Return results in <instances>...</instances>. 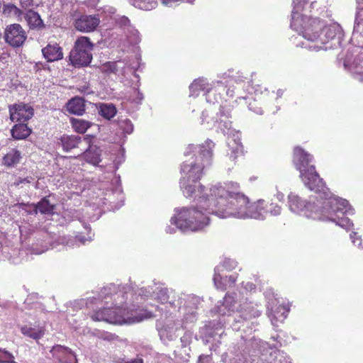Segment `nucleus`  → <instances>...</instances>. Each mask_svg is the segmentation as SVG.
<instances>
[{
  "mask_svg": "<svg viewBox=\"0 0 363 363\" xmlns=\"http://www.w3.org/2000/svg\"><path fill=\"white\" fill-rule=\"evenodd\" d=\"M24 182H29V181L27 179H20L17 183L16 184L18 185L20 183H24Z\"/></svg>",
  "mask_w": 363,
  "mask_h": 363,
  "instance_id": "40",
  "label": "nucleus"
},
{
  "mask_svg": "<svg viewBox=\"0 0 363 363\" xmlns=\"http://www.w3.org/2000/svg\"><path fill=\"white\" fill-rule=\"evenodd\" d=\"M127 314H128V312H126V311L125 310V317H128V316L127 315ZM130 317H131V318H135V317H137V318H141L140 321L143 320V318H142V317H140V316H130Z\"/></svg>",
  "mask_w": 363,
  "mask_h": 363,
  "instance_id": "41",
  "label": "nucleus"
},
{
  "mask_svg": "<svg viewBox=\"0 0 363 363\" xmlns=\"http://www.w3.org/2000/svg\"><path fill=\"white\" fill-rule=\"evenodd\" d=\"M21 6L23 9L26 12L28 9H32L31 8L33 6V0H20Z\"/></svg>",
  "mask_w": 363,
  "mask_h": 363,
  "instance_id": "34",
  "label": "nucleus"
},
{
  "mask_svg": "<svg viewBox=\"0 0 363 363\" xmlns=\"http://www.w3.org/2000/svg\"><path fill=\"white\" fill-rule=\"evenodd\" d=\"M215 144L211 140H206L202 145H200L199 152L195 160L203 164L204 166H208L211 164L213 157V149Z\"/></svg>",
  "mask_w": 363,
  "mask_h": 363,
  "instance_id": "14",
  "label": "nucleus"
},
{
  "mask_svg": "<svg viewBox=\"0 0 363 363\" xmlns=\"http://www.w3.org/2000/svg\"><path fill=\"white\" fill-rule=\"evenodd\" d=\"M174 301L175 296L172 290L167 287L160 288V303H169L172 304Z\"/></svg>",
  "mask_w": 363,
  "mask_h": 363,
  "instance_id": "26",
  "label": "nucleus"
},
{
  "mask_svg": "<svg viewBox=\"0 0 363 363\" xmlns=\"http://www.w3.org/2000/svg\"><path fill=\"white\" fill-rule=\"evenodd\" d=\"M10 119L13 122L26 123L34 115V109L29 104L21 102L9 106Z\"/></svg>",
  "mask_w": 363,
  "mask_h": 363,
  "instance_id": "7",
  "label": "nucleus"
},
{
  "mask_svg": "<svg viewBox=\"0 0 363 363\" xmlns=\"http://www.w3.org/2000/svg\"><path fill=\"white\" fill-rule=\"evenodd\" d=\"M9 57V54L8 52H4V53H2V55H1L0 57L3 60H6Z\"/></svg>",
  "mask_w": 363,
  "mask_h": 363,
  "instance_id": "39",
  "label": "nucleus"
},
{
  "mask_svg": "<svg viewBox=\"0 0 363 363\" xmlns=\"http://www.w3.org/2000/svg\"><path fill=\"white\" fill-rule=\"evenodd\" d=\"M50 352L60 363H78L76 354L67 347L56 345L52 347Z\"/></svg>",
  "mask_w": 363,
  "mask_h": 363,
  "instance_id": "10",
  "label": "nucleus"
},
{
  "mask_svg": "<svg viewBox=\"0 0 363 363\" xmlns=\"http://www.w3.org/2000/svg\"><path fill=\"white\" fill-rule=\"evenodd\" d=\"M313 156L306 152L302 147L296 146L293 151V163L296 169L300 172L311 164Z\"/></svg>",
  "mask_w": 363,
  "mask_h": 363,
  "instance_id": "12",
  "label": "nucleus"
},
{
  "mask_svg": "<svg viewBox=\"0 0 363 363\" xmlns=\"http://www.w3.org/2000/svg\"><path fill=\"white\" fill-rule=\"evenodd\" d=\"M31 133V128L26 123L22 122L15 124L11 130L12 138L18 140L26 139Z\"/></svg>",
  "mask_w": 363,
  "mask_h": 363,
  "instance_id": "21",
  "label": "nucleus"
},
{
  "mask_svg": "<svg viewBox=\"0 0 363 363\" xmlns=\"http://www.w3.org/2000/svg\"><path fill=\"white\" fill-rule=\"evenodd\" d=\"M125 363H143V361L140 358H136L135 359H132L131 361L126 362Z\"/></svg>",
  "mask_w": 363,
  "mask_h": 363,
  "instance_id": "37",
  "label": "nucleus"
},
{
  "mask_svg": "<svg viewBox=\"0 0 363 363\" xmlns=\"http://www.w3.org/2000/svg\"><path fill=\"white\" fill-rule=\"evenodd\" d=\"M21 208L23 206H29L33 208V213L37 214L39 211L42 214H53L55 210V206L51 204L47 196L43 197L38 203H19L16 204Z\"/></svg>",
  "mask_w": 363,
  "mask_h": 363,
  "instance_id": "15",
  "label": "nucleus"
},
{
  "mask_svg": "<svg viewBox=\"0 0 363 363\" xmlns=\"http://www.w3.org/2000/svg\"><path fill=\"white\" fill-rule=\"evenodd\" d=\"M4 13H7L9 14H13L18 19L21 18L22 15L23 14V12L21 9L18 8L14 4H9L5 6V8L4 9Z\"/></svg>",
  "mask_w": 363,
  "mask_h": 363,
  "instance_id": "31",
  "label": "nucleus"
},
{
  "mask_svg": "<svg viewBox=\"0 0 363 363\" xmlns=\"http://www.w3.org/2000/svg\"><path fill=\"white\" fill-rule=\"evenodd\" d=\"M211 200L203 198L200 206L208 213H216L220 218L249 217L250 199L240 191L238 182H228L218 184L209 189Z\"/></svg>",
  "mask_w": 363,
  "mask_h": 363,
  "instance_id": "1",
  "label": "nucleus"
},
{
  "mask_svg": "<svg viewBox=\"0 0 363 363\" xmlns=\"http://www.w3.org/2000/svg\"><path fill=\"white\" fill-rule=\"evenodd\" d=\"M203 198L211 200V193L203 194H198L195 198L197 201L196 207H184L179 211L175 216L174 223L181 230H190L191 231H198L203 230L209 224L210 218L208 217L211 213H208L205 208L200 206V200Z\"/></svg>",
  "mask_w": 363,
  "mask_h": 363,
  "instance_id": "3",
  "label": "nucleus"
},
{
  "mask_svg": "<svg viewBox=\"0 0 363 363\" xmlns=\"http://www.w3.org/2000/svg\"><path fill=\"white\" fill-rule=\"evenodd\" d=\"M84 140H88V143H90V139H88L87 138H84Z\"/></svg>",
  "mask_w": 363,
  "mask_h": 363,
  "instance_id": "43",
  "label": "nucleus"
},
{
  "mask_svg": "<svg viewBox=\"0 0 363 363\" xmlns=\"http://www.w3.org/2000/svg\"><path fill=\"white\" fill-rule=\"evenodd\" d=\"M135 4L143 10H151L157 5V0H135Z\"/></svg>",
  "mask_w": 363,
  "mask_h": 363,
  "instance_id": "28",
  "label": "nucleus"
},
{
  "mask_svg": "<svg viewBox=\"0 0 363 363\" xmlns=\"http://www.w3.org/2000/svg\"><path fill=\"white\" fill-rule=\"evenodd\" d=\"M208 356H200L199 359V363H203L205 362V359H208Z\"/></svg>",
  "mask_w": 363,
  "mask_h": 363,
  "instance_id": "38",
  "label": "nucleus"
},
{
  "mask_svg": "<svg viewBox=\"0 0 363 363\" xmlns=\"http://www.w3.org/2000/svg\"><path fill=\"white\" fill-rule=\"evenodd\" d=\"M3 354H4V357L6 359V362H10V363H13V356L12 355V354H11L10 352H9L8 351H6V350H1Z\"/></svg>",
  "mask_w": 363,
  "mask_h": 363,
  "instance_id": "35",
  "label": "nucleus"
},
{
  "mask_svg": "<svg viewBox=\"0 0 363 363\" xmlns=\"http://www.w3.org/2000/svg\"><path fill=\"white\" fill-rule=\"evenodd\" d=\"M24 18L30 29H42L45 28V24L39 13L33 9H28L24 13Z\"/></svg>",
  "mask_w": 363,
  "mask_h": 363,
  "instance_id": "18",
  "label": "nucleus"
},
{
  "mask_svg": "<svg viewBox=\"0 0 363 363\" xmlns=\"http://www.w3.org/2000/svg\"><path fill=\"white\" fill-rule=\"evenodd\" d=\"M229 279L233 282L234 283L235 281V279L234 278H233L232 277H229Z\"/></svg>",
  "mask_w": 363,
  "mask_h": 363,
  "instance_id": "42",
  "label": "nucleus"
},
{
  "mask_svg": "<svg viewBox=\"0 0 363 363\" xmlns=\"http://www.w3.org/2000/svg\"><path fill=\"white\" fill-rule=\"evenodd\" d=\"M70 123L73 130L80 134L84 133L92 125V123L88 121L71 118Z\"/></svg>",
  "mask_w": 363,
  "mask_h": 363,
  "instance_id": "24",
  "label": "nucleus"
},
{
  "mask_svg": "<svg viewBox=\"0 0 363 363\" xmlns=\"http://www.w3.org/2000/svg\"><path fill=\"white\" fill-rule=\"evenodd\" d=\"M206 82L204 79H195L190 85L189 88L192 92L203 91L206 89Z\"/></svg>",
  "mask_w": 363,
  "mask_h": 363,
  "instance_id": "30",
  "label": "nucleus"
},
{
  "mask_svg": "<svg viewBox=\"0 0 363 363\" xmlns=\"http://www.w3.org/2000/svg\"><path fill=\"white\" fill-rule=\"evenodd\" d=\"M63 150L68 152L78 147L82 138L76 135H63L60 139Z\"/></svg>",
  "mask_w": 363,
  "mask_h": 363,
  "instance_id": "23",
  "label": "nucleus"
},
{
  "mask_svg": "<svg viewBox=\"0 0 363 363\" xmlns=\"http://www.w3.org/2000/svg\"><path fill=\"white\" fill-rule=\"evenodd\" d=\"M117 110L116 106L112 104H101L100 106L99 113L101 116L106 119H111L116 114Z\"/></svg>",
  "mask_w": 363,
  "mask_h": 363,
  "instance_id": "25",
  "label": "nucleus"
},
{
  "mask_svg": "<svg viewBox=\"0 0 363 363\" xmlns=\"http://www.w3.org/2000/svg\"><path fill=\"white\" fill-rule=\"evenodd\" d=\"M21 333L33 340H38L45 333V328L43 325H25L21 328Z\"/></svg>",
  "mask_w": 363,
  "mask_h": 363,
  "instance_id": "17",
  "label": "nucleus"
},
{
  "mask_svg": "<svg viewBox=\"0 0 363 363\" xmlns=\"http://www.w3.org/2000/svg\"><path fill=\"white\" fill-rule=\"evenodd\" d=\"M268 201L259 200L253 205L250 204L249 216L255 219H264L267 216L266 206Z\"/></svg>",
  "mask_w": 363,
  "mask_h": 363,
  "instance_id": "19",
  "label": "nucleus"
},
{
  "mask_svg": "<svg viewBox=\"0 0 363 363\" xmlns=\"http://www.w3.org/2000/svg\"><path fill=\"white\" fill-rule=\"evenodd\" d=\"M267 215L277 216L281 213V207L275 203L269 202L268 205L266 206Z\"/></svg>",
  "mask_w": 363,
  "mask_h": 363,
  "instance_id": "32",
  "label": "nucleus"
},
{
  "mask_svg": "<svg viewBox=\"0 0 363 363\" xmlns=\"http://www.w3.org/2000/svg\"><path fill=\"white\" fill-rule=\"evenodd\" d=\"M26 211L28 212V213H30V214L32 213L31 211Z\"/></svg>",
  "mask_w": 363,
  "mask_h": 363,
  "instance_id": "44",
  "label": "nucleus"
},
{
  "mask_svg": "<svg viewBox=\"0 0 363 363\" xmlns=\"http://www.w3.org/2000/svg\"><path fill=\"white\" fill-rule=\"evenodd\" d=\"M23 156L22 152L17 148H12L2 157V165L6 168H14L21 163Z\"/></svg>",
  "mask_w": 363,
  "mask_h": 363,
  "instance_id": "16",
  "label": "nucleus"
},
{
  "mask_svg": "<svg viewBox=\"0 0 363 363\" xmlns=\"http://www.w3.org/2000/svg\"><path fill=\"white\" fill-rule=\"evenodd\" d=\"M66 107L69 113L82 116L85 112V101L82 98L74 97L68 101Z\"/></svg>",
  "mask_w": 363,
  "mask_h": 363,
  "instance_id": "20",
  "label": "nucleus"
},
{
  "mask_svg": "<svg viewBox=\"0 0 363 363\" xmlns=\"http://www.w3.org/2000/svg\"><path fill=\"white\" fill-rule=\"evenodd\" d=\"M300 177L304 184L312 191L319 192L325 188V182L320 177L314 165H311L307 169L300 172Z\"/></svg>",
  "mask_w": 363,
  "mask_h": 363,
  "instance_id": "6",
  "label": "nucleus"
},
{
  "mask_svg": "<svg viewBox=\"0 0 363 363\" xmlns=\"http://www.w3.org/2000/svg\"><path fill=\"white\" fill-rule=\"evenodd\" d=\"M100 152L98 147L89 145V148L83 152V157L86 162L98 165L101 162Z\"/></svg>",
  "mask_w": 363,
  "mask_h": 363,
  "instance_id": "22",
  "label": "nucleus"
},
{
  "mask_svg": "<svg viewBox=\"0 0 363 363\" xmlns=\"http://www.w3.org/2000/svg\"><path fill=\"white\" fill-rule=\"evenodd\" d=\"M303 36L309 41L315 42L320 37L319 30L313 31V30L308 26L303 31Z\"/></svg>",
  "mask_w": 363,
  "mask_h": 363,
  "instance_id": "29",
  "label": "nucleus"
},
{
  "mask_svg": "<svg viewBox=\"0 0 363 363\" xmlns=\"http://www.w3.org/2000/svg\"><path fill=\"white\" fill-rule=\"evenodd\" d=\"M346 211L345 201L329 198L315 206H308L306 216L313 220H330L343 228L350 229L353 224L346 216Z\"/></svg>",
  "mask_w": 363,
  "mask_h": 363,
  "instance_id": "2",
  "label": "nucleus"
},
{
  "mask_svg": "<svg viewBox=\"0 0 363 363\" xmlns=\"http://www.w3.org/2000/svg\"><path fill=\"white\" fill-rule=\"evenodd\" d=\"M216 279H217V278H216V277H214V281H215V282L216 281Z\"/></svg>",
  "mask_w": 363,
  "mask_h": 363,
  "instance_id": "45",
  "label": "nucleus"
},
{
  "mask_svg": "<svg viewBox=\"0 0 363 363\" xmlns=\"http://www.w3.org/2000/svg\"><path fill=\"white\" fill-rule=\"evenodd\" d=\"M42 55L48 62H53L63 59V49L57 42H50L42 48Z\"/></svg>",
  "mask_w": 363,
  "mask_h": 363,
  "instance_id": "13",
  "label": "nucleus"
},
{
  "mask_svg": "<svg viewBox=\"0 0 363 363\" xmlns=\"http://www.w3.org/2000/svg\"><path fill=\"white\" fill-rule=\"evenodd\" d=\"M4 38L11 46L18 48L26 41L27 35L20 24L13 23L8 26L5 29Z\"/></svg>",
  "mask_w": 363,
  "mask_h": 363,
  "instance_id": "8",
  "label": "nucleus"
},
{
  "mask_svg": "<svg viewBox=\"0 0 363 363\" xmlns=\"http://www.w3.org/2000/svg\"><path fill=\"white\" fill-rule=\"evenodd\" d=\"M251 314L249 315V318H256L259 317L261 315V312L257 309H255L253 307L250 309Z\"/></svg>",
  "mask_w": 363,
  "mask_h": 363,
  "instance_id": "36",
  "label": "nucleus"
},
{
  "mask_svg": "<svg viewBox=\"0 0 363 363\" xmlns=\"http://www.w3.org/2000/svg\"><path fill=\"white\" fill-rule=\"evenodd\" d=\"M94 44L90 38L86 36L78 38L73 49L69 54L71 64L75 67H83L88 66L92 60V50Z\"/></svg>",
  "mask_w": 363,
  "mask_h": 363,
  "instance_id": "5",
  "label": "nucleus"
},
{
  "mask_svg": "<svg viewBox=\"0 0 363 363\" xmlns=\"http://www.w3.org/2000/svg\"><path fill=\"white\" fill-rule=\"evenodd\" d=\"M99 23L100 20L96 16L82 15L74 21V26L80 32L89 33L94 31Z\"/></svg>",
  "mask_w": 363,
  "mask_h": 363,
  "instance_id": "11",
  "label": "nucleus"
},
{
  "mask_svg": "<svg viewBox=\"0 0 363 363\" xmlns=\"http://www.w3.org/2000/svg\"><path fill=\"white\" fill-rule=\"evenodd\" d=\"M106 308L100 309L96 311H94L91 315L90 318L94 321H105L106 322Z\"/></svg>",
  "mask_w": 363,
  "mask_h": 363,
  "instance_id": "33",
  "label": "nucleus"
},
{
  "mask_svg": "<svg viewBox=\"0 0 363 363\" xmlns=\"http://www.w3.org/2000/svg\"><path fill=\"white\" fill-rule=\"evenodd\" d=\"M247 106L249 110L257 114H262L264 112L260 99H249L247 101Z\"/></svg>",
  "mask_w": 363,
  "mask_h": 363,
  "instance_id": "27",
  "label": "nucleus"
},
{
  "mask_svg": "<svg viewBox=\"0 0 363 363\" xmlns=\"http://www.w3.org/2000/svg\"><path fill=\"white\" fill-rule=\"evenodd\" d=\"M205 167L203 164H201L196 160L190 163L185 162L182 164L181 171L184 176L181 179L180 184L186 196L196 198L198 194L206 193L204 186L199 183L203 176V170Z\"/></svg>",
  "mask_w": 363,
  "mask_h": 363,
  "instance_id": "4",
  "label": "nucleus"
},
{
  "mask_svg": "<svg viewBox=\"0 0 363 363\" xmlns=\"http://www.w3.org/2000/svg\"><path fill=\"white\" fill-rule=\"evenodd\" d=\"M106 322L112 324L134 323L140 321L141 318L125 317V308L121 307L106 308Z\"/></svg>",
  "mask_w": 363,
  "mask_h": 363,
  "instance_id": "9",
  "label": "nucleus"
}]
</instances>
